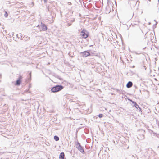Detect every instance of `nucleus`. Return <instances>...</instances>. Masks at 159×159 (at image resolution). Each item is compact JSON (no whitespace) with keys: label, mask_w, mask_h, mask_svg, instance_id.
<instances>
[{"label":"nucleus","mask_w":159,"mask_h":159,"mask_svg":"<svg viewBox=\"0 0 159 159\" xmlns=\"http://www.w3.org/2000/svg\"><path fill=\"white\" fill-rule=\"evenodd\" d=\"M63 88V87L61 85H57L52 87L51 89V91L53 93H56L61 90Z\"/></svg>","instance_id":"1"},{"label":"nucleus","mask_w":159,"mask_h":159,"mask_svg":"<svg viewBox=\"0 0 159 159\" xmlns=\"http://www.w3.org/2000/svg\"><path fill=\"white\" fill-rule=\"evenodd\" d=\"M76 147L81 153L83 154L85 153L83 147L80 144L78 141L77 142V144H76Z\"/></svg>","instance_id":"2"},{"label":"nucleus","mask_w":159,"mask_h":159,"mask_svg":"<svg viewBox=\"0 0 159 159\" xmlns=\"http://www.w3.org/2000/svg\"><path fill=\"white\" fill-rule=\"evenodd\" d=\"M131 101L133 104L134 106L137 110L139 111L140 112H142V109L137 104L136 102L134 101H133V100H129Z\"/></svg>","instance_id":"3"},{"label":"nucleus","mask_w":159,"mask_h":159,"mask_svg":"<svg viewBox=\"0 0 159 159\" xmlns=\"http://www.w3.org/2000/svg\"><path fill=\"white\" fill-rule=\"evenodd\" d=\"M86 30H83L81 32V35L83 38L84 39L87 38L88 36V34L85 33Z\"/></svg>","instance_id":"4"},{"label":"nucleus","mask_w":159,"mask_h":159,"mask_svg":"<svg viewBox=\"0 0 159 159\" xmlns=\"http://www.w3.org/2000/svg\"><path fill=\"white\" fill-rule=\"evenodd\" d=\"M40 26L41 27V29L40 30V31H45L47 30V26L42 23H41V25H40Z\"/></svg>","instance_id":"5"},{"label":"nucleus","mask_w":159,"mask_h":159,"mask_svg":"<svg viewBox=\"0 0 159 159\" xmlns=\"http://www.w3.org/2000/svg\"><path fill=\"white\" fill-rule=\"evenodd\" d=\"M82 56L83 57H87L90 56V53L87 51H85L81 53Z\"/></svg>","instance_id":"6"},{"label":"nucleus","mask_w":159,"mask_h":159,"mask_svg":"<svg viewBox=\"0 0 159 159\" xmlns=\"http://www.w3.org/2000/svg\"><path fill=\"white\" fill-rule=\"evenodd\" d=\"M21 77H20L16 81L15 85H19L21 82Z\"/></svg>","instance_id":"7"},{"label":"nucleus","mask_w":159,"mask_h":159,"mask_svg":"<svg viewBox=\"0 0 159 159\" xmlns=\"http://www.w3.org/2000/svg\"><path fill=\"white\" fill-rule=\"evenodd\" d=\"M65 155L64 153L63 152H61L59 156V159H64Z\"/></svg>","instance_id":"8"},{"label":"nucleus","mask_w":159,"mask_h":159,"mask_svg":"<svg viewBox=\"0 0 159 159\" xmlns=\"http://www.w3.org/2000/svg\"><path fill=\"white\" fill-rule=\"evenodd\" d=\"M133 85V83L131 82H129L126 84V87L127 88H129L131 87Z\"/></svg>","instance_id":"9"},{"label":"nucleus","mask_w":159,"mask_h":159,"mask_svg":"<svg viewBox=\"0 0 159 159\" xmlns=\"http://www.w3.org/2000/svg\"><path fill=\"white\" fill-rule=\"evenodd\" d=\"M54 139L56 141H58L59 139V137L57 135H55L54 136Z\"/></svg>","instance_id":"10"},{"label":"nucleus","mask_w":159,"mask_h":159,"mask_svg":"<svg viewBox=\"0 0 159 159\" xmlns=\"http://www.w3.org/2000/svg\"><path fill=\"white\" fill-rule=\"evenodd\" d=\"M103 115L102 114H100L98 115V116L99 118H101L103 117Z\"/></svg>","instance_id":"11"},{"label":"nucleus","mask_w":159,"mask_h":159,"mask_svg":"<svg viewBox=\"0 0 159 159\" xmlns=\"http://www.w3.org/2000/svg\"><path fill=\"white\" fill-rule=\"evenodd\" d=\"M4 16L6 17H7L8 16V14L7 13V12L6 11L5 12V13L4 14Z\"/></svg>","instance_id":"12"},{"label":"nucleus","mask_w":159,"mask_h":159,"mask_svg":"<svg viewBox=\"0 0 159 159\" xmlns=\"http://www.w3.org/2000/svg\"><path fill=\"white\" fill-rule=\"evenodd\" d=\"M158 134H156V136L157 137H158V138H159V136L158 137Z\"/></svg>","instance_id":"13"},{"label":"nucleus","mask_w":159,"mask_h":159,"mask_svg":"<svg viewBox=\"0 0 159 159\" xmlns=\"http://www.w3.org/2000/svg\"><path fill=\"white\" fill-rule=\"evenodd\" d=\"M77 104H78V105H79V106H80V105L79 104V103H78V102H77Z\"/></svg>","instance_id":"14"},{"label":"nucleus","mask_w":159,"mask_h":159,"mask_svg":"<svg viewBox=\"0 0 159 159\" xmlns=\"http://www.w3.org/2000/svg\"><path fill=\"white\" fill-rule=\"evenodd\" d=\"M149 2H151V0H148Z\"/></svg>","instance_id":"15"},{"label":"nucleus","mask_w":159,"mask_h":159,"mask_svg":"<svg viewBox=\"0 0 159 159\" xmlns=\"http://www.w3.org/2000/svg\"><path fill=\"white\" fill-rule=\"evenodd\" d=\"M157 148H159V146H158L157 147Z\"/></svg>","instance_id":"16"},{"label":"nucleus","mask_w":159,"mask_h":159,"mask_svg":"<svg viewBox=\"0 0 159 159\" xmlns=\"http://www.w3.org/2000/svg\"><path fill=\"white\" fill-rule=\"evenodd\" d=\"M74 102V101H71V102Z\"/></svg>","instance_id":"17"},{"label":"nucleus","mask_w":159,"mask_h":159,"mask_svg":"<svg viewBox=\"0 0 159 159\" xmlns=\"http://www.w3.org/2000/svg\"><path fill=\"white\" fill-rule=\"evenodd\" d=\"M37 27H39V25H38Z\"/></svg>","instance_id":"18"},{"label":"nucleus","mask_w":159,"mask_h":159,"mask_svg":"<svg viewBox=\"0 0 159 159\" xmlns=\"http://www.w3.org/2000/svg\"><path fill=\"white\" fill-rule=\"evenodd\" d=\"M65 159H66V158H65Z\"/></svg>","instance_id":"19"}]
</instances>
